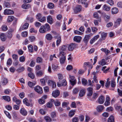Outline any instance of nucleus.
Masks as SVG:
<instances>
[{
    "label": "nucleus",
    "mask_w": 122,
    "mask_h": 122,
    "mask_svg": "<svg viewBox=\"0 0 122 122\" xmlns=\"http://www.w3.org/2000/svg\"><path fill=\"white\" fill-rule=\"evenodd\" d=\"M110 19L109 16L107 15H105L104 16V19L106 21H108Z\"/></svg>",
    "instance_id": "63"
},
{
    "label": "nucleus",
    "mask_w": 122,
    "mask_h": 122,
    "mask_svg": "<svg viewBox=\"0 0 122 122\" xmlns=\"http://www.w3.org/2000/svg\"><path fill=\"white\" fill-rule=\"evenodd\" d=\"M82 9L81 6L80 5H78L76 6L73 10L74 14H76L81 11Z\"/></svg>",
    "instance_id": "3"
},
{
    "label": "nucleus",
    "mask_w": 122,
    "mask_h": 122,
    "mask_svg": "<svg viewBox=\"0 0 122 122\" xmlns=\"http://www.w3.org/2000/svg\"><path fill=\"white\" fill-rule=\"evenodd\" d=\"M85 89H82L80 90L79 95L80 97H82L85 94Z\"/></svg>",
    "instance_id": "17"
},
{
    "label": "nucleus",
    "mask_w": 122,
    "mask_h": 122,
    "mask_svg": "<svg viewBox=\"0 0 122 122\" xmlns=\"http://www.w3.org/2000/svg\"><path fill=\"white\" fill-rule=\"evenodd\" d=\"M81 39V37L80 36H75L73 39L74 41L77 42H79Z\"/></svg>",
    "instance_id": "22"
},
{
    "label": "nucleus",
    "mask_w": 122,
    "mask_h": 122,
    "mask_svg": "<svg viewBox=\"0 0 122 122\" xmlns=\"http://www.w3.org/2000/svg\"><path fill=\"white\" fill-rule=\"evenodd\" d=\"M29 24L28 23H25L22 27L20 28V30H25L28 28Z\"/></svg>",
    "instance_id": "19"
},
{
    "label": "nucleus",
    "mask_w": 122,
    "mask_h": 122,
    "mask_svg": "<svg viewBox=\"0 0 122 122\" xmlns=\"http://www.w3.org/2000/svg\"><path fill=\"white\" fill-rule=\"evenodd\" d=\"M60 94L59 91L58 90H56L53 91L52 92V96L54 97H58Z\"/></svg>",
    "instance_id": "10"
},
{
    "label": "nucleus",
    "mask_w": 122,
    "mask_h": 122,
    "mask_svg": "<svg viewBox=\"0 0 122 122\" xmlns=\"http://www.w3.org/2000/svg\"><path fill=\"white\" fill-rule=\"evenodd\" d=\"M107 62L104 59H103L99 62V64L102 66L106 64Z\"/></svg>",
    "instance_id": "31"
},
{
    "label": "nucleus",
    "mask_w": 122,
    "mask_h": 122,
    "mask_svg": "<svg viewBox=\"0 0 122 122\" xmlns=\"http://www.w3.org/2000/svg\"><path fill=\"white\" fill-rule=\"evenodd\" d=\"M28 76L32 79H33L35 77L34 75L32 72H30L28 73Z\"/></svg>",
    "instance_id": "57"
},
{
    "label": "nucleus",
    "mask_w": 122,
    "mask_h": 122,
    "mask_svg": "<svg viewBox=\"0 0 122 122\" xmlns=\"http://www.w3.org/2000/svg\"><path fill=\"white\" fill-rule=\"evenodd\" d=\"M55 38L57 39L56 41V45L58 46L60 44L61 42V36L59 34L57 35L55 37Z\"/></svg>",
    "instance_id": "5"
},
{
    "label": "nucleus",
    "mask_w": 122,
    "mask_h": 122,
    "mask_svg": "<svg viewBox=\"0 0 122 122\" xmlns=\"http://www.w3.org/2000/svg\"><path fill=\"white\" fill-rule=\"evenodd\" d=\"M30 31L31 33H36L37 31L36 30H35V29L33 28L32 27L30 30Z\"/></svg>",
    "instance_id": "60"
},
{
    "label": "nucleus",
    "mask_w": 122,
    "mask_h": 122,
    "mask_svg": "<svg viewBox=\"0 0 122 122\" xmlns=\"http://www.w3.org/2000/svg\"><path fill=\"white\" fill-rule=\"evenodd\" d=\"M14 19V17L13 16H9L7 19V21L8 22H11L13 21Z\"/></svg>",
    "instance_id": "44"
},
{
    "label": "nucleus",
    "mask_w": 122,
    "mask_h": 122,
    "mask_svg": "<svg viewBox=\"0 0 122 122\" xmlns=\"http://www.w3.org/2000/svg\"><path fill=\"white\" fill-rule=\"evenodd\" d=\"M94 17L96 18V19H98V21L99 22H101V18H99V16L98 15V14L96 12H94L93 14Z\"/></svg>",
    "instance_id": "30"
},
{
    "label": "nucleus",
    "mask_w": 122,
    "mask_h": 122,
    "mask_svg": "<svg viewBox=\"0 0 122 122\" xmlns=\"http://www.w3.org/2000/svg\"><path fill=\"white\" fill-rule=\"evenodd\" d=\"M14 13L13 11L9 9H5L4 11V14L5 15H12Z\"/></svg>",
    "instance_id": "9"
},
{
    "label": "nucleus",
    "mask_w": 122,
    "mask_h": 122,
    "mask_svg": "<svg viewBox=\"0 0 122 122\" xmlns=\"http://www.w3.org/2000/svg\"><path fill=\"white\" fill-rule=\"evenodd\" d=\"M21 36L23 37H25L27 36L28 33L26 31H24L21 33Z\"/></svg>",
    "instance_id": "45"
},
{
    "label": "nucleus",
    "mask_w": 122,
    "mask_h": 122,
    "mask_svg": "<svg viewBox=\"0 0 122 122\" xmlns=\"http://www.w3.org/2000/svg\"><path fill=\"white\" fill-rule=\"evenodd\" d=\"M36 83H33L30 81L28 82V84L29 86L30 87H32Z\"/></svg>",
    "instance_id": "46"
},
{
    "label": "nucleus",
    "mask_w": 122,
    "mask_h": 122,
    "mask_svg": "<svg viewBox=\"0 0 122 122\" xmlns=\"http://www.w3.org/2000/svg\"><path fill=\"white\" fill-rule=\"evenodd\" d=\"M101 50L102 51L105 52L106 55H108L110 53V51L106 48H102L101 49Z\"/></svg>",
    "instance_id": "20"
},
{
    "label": "nucleus",
    "mask_w": 122,
    "mask_h": 122,
    "mask_svg": "<svg viewBox=\"0 0 122 122\" xmlns=\"http://www.w3.org/2000/svg\"><path fill=\"white\" fill-rule=\"evenodd\" d=\"M3 99L9 102L10 101V98L8 96H4L2 97Z\"/></svg>",
    "instance_id": "32"
},
{
    "label": "nucleus",
    "mask_w": 122,
    "mask_h": 122,
    "mask_svg": "<svg viewBox=\"0 0 122 122\" xmlns=\"http://www.w3.org/2000/svg\"><path fill=\"white\" fill-rule=\"evenodd\" d=\"M46 38L47 40H51L52 38V36L51 34H48L46 35Z\"/></svg>",
    "instance_id": "41"
},
{
    "label": "nucleus",
    "mask_w": 122,
    "mask_h": 122,
    "mask_svg": "<svg viewBox=\"0 0 122 122\" xmlns=\"http://www.w3.org/2000/svg\"><path fill=\"white\" fill-rule=\"evenodd\" d=\"M110 8V6L107 5L106 4L104 5L102 7V9L103 10L107 11H109Z\"/></svg>",
    "instance_id": "23"
},
{
    "label": "nucleus",
    "mask_w": 122,
    "mask_h": 122,
    "mask_svg": "<svg viewBox=\"0 0 122 122\" xmlns=\"http://www.w3.org/2000/svg\"><path fill=\"white\" fill-rule=\"evenodd\" d=\"M42 17L41 14L40 13L38 14L36 16V19L38 20H39L40 18Z\"/></svg>",
    "instance_id": "62"
},
{
    "label": "nucleus",
    "mask_w": 122,
    "mask_h": 122,
    "mask_svg": "<svg viewBox=\"0 0 122 122\" xmlns=\"http://www.w3.org/2000/svg\"><path fill=\"white\" fill-rule=\"evenodd\" d=\"M58 80L60 82L63 79V76L62 74L60 73L58 74Z\"/></svg>",
    "instance_id": "55"
},
{
    "label": "nucleus",
    "mask_w": 122,
    "mask_h": 122,
    "mask_svg": "<svg viewBox=\"0 0 122 122\" xmlns=\"http://www.w3.org/2000/svg\"><path fill=\"white\" fill-rule=\"evenodd\" d=\"M29 40L31 42L34 41L35 40L36 38L35 37L33 36H29L28 37Z\"/></svg>",
    "instance_id": "37"
},
{
    "label": "nucleus",
    "mask_w": 122,
    "mask_h": 122,
    "mask_svg": "<svg viewBox=\"0 0 122 122\" xmlns=\"http://www.w3.org/2000/svg\"><path fill=\"white\" fill-rule=\"evenodd\" d=\"M116 86L115 81L114 79H112L111 80V86L112 87H114Z\"/></svg>",
    "instance_id": "51"
},
{
    "label": "nucleus",
    "mask_w": 122,
    "mask_h": 122,
    "mask_svg": "<svg viewBox=\"0 0 122 122\" xmlns=\"http://www.w3.org/2000/svg\"><path fill=\"white\" fill-rule=\"evenodd\" d=\"M57 84L58 87H60L62 86H65L67 85V82L65 80H63L62 81L61 83H60L59 82H58L57 83Z\"/></svg>",
    "instance_id": "11"
},
{
    "label": "nucleus",
    "mask_w": 122,
    "mask_h": 122,
    "mask_svg": "<svg viewBox=\"0 0 122 122\" xmlns=\"http://www.w3.org/2000/svg\"><path fill=\"white\" fill-rule=\"evenodd\" d=\"M81 81L82 84L84 86H86L87 83V80L84 78L82 79Z\"/></svg>",
    "instance_id": "43"
},
{
    "label": "nucleus",
    "mask_w": 122,
    "mask_h": 122,
    "mask_svg": "<svg viewBox=\"0 0 122 122\" xmlns=\"http://www.w3.org/2000/svg\"><path fill=\"white\" fill-rule=\"evenodd\" d=\"M22 8L24 9H28L31 7V6L30 4H24L22 5Z\"/></svg>",
    "instance_id": "28"
},
{
    "label": "nucleus",
    "mask_w": 122,
    "mask_h": 122,
    "mask_svg": "<svg viewBox=\"0 0 122 122\" xmlns=\"http://www.w3.org/2000/svg\"><path fill=\"white\" fill-rule=\"evenodd\" d=\"M101 33V38L102 39L104 40L107 36V33L104 32H100L99 33V34H100Z\"/></svg>",
    "instance_id": "25"
},
{
    "label": "nucleus",
    "mask_w": 122,
    "mask_h": 122,
    "mask_svg": "<svg viewBox=\"0 0 122 122\" xmlns=\"http://www.w3.org/2000/svg\"><path fill=\"white\" fill-rule=\"evenodd\" d=\"M12 61L11 58H9L7 60V64L8 65L10 66L12 64Z\"/></svg>",
    "instance_id": "54"
},
{
    "label": "nucleus",
    "mask_w": 122,
    "mask_h": 122,
    "mask_svg": "<svg viewBox=\"0 0 122 122\" xmlns=\"http://www.w3.org/2000/svg\"><path fill=\"white\" fill-rule=\"evenodd\" d=\"M99 36L98 35H97L94 36L91 40L90 41V44H93L99 38Z\"/></svg>",
    "instance_id": "13"
},
{
    "label": "nucleus",
    "mask_w": 122,
    "mask_h": 122,
    "mask_svg": "<svg viewBox=\"0 0 122 122\" xmlns=\"http://www.w3.org/2000/svg\"><path fill=\"white\" fill-rule=\"evenodd\" d=\"M48 84L49 85L52 86L53 88H54L56 86L55 82L53 81L48 80Z\"/></svg>",
    "instance_id": "8"
},
{
    "label": "nucleus",
    "mask_w": 122,
    "mask_h": 122,
    "mask_svg": "<svg viewBox=\"0 0 122 122\" xmlns=\"http://www.w3.org/2000/svg\"><path fill=\"white\" fill-rule=\"evenodd\" d=\"M46 17L45 16H43L41 17V18L39 19L38 20L39 21L41 22H44L46 21Z\"/></svg>",
    "instance_id": "59"
},
{
    "label": "nucleus",
    "mask_w": 122,
    "mask_h": 122,
    "mask_svg": "<svg viewBox=\"0 0 122 122\" xmlns=\"http://www.w3.org/2000/svg\"><path fill=\"white\" fill-rule=\"evenodd\" d=\"M47 21L50 24H52L53 22V20L51 16H48L47 17Z\"/></svg>",
    "instance_id": "16"
},
{
    "label": "nucleus",
    "mask_w": 122,
    "mask_h": 122,
    "mask_svg": "<svg viewBox=\"0 0 122 122\" xmlns=\"http://www.w3.org/2000/svg\"><path fill=\"white\" fill-rule=\"evenodd\" d=\"M79 92V89L78 88H75L73 90V93L74 94H77Z\"/></svg>",
    "instance_id": "56"
},
{
    "label": "nucleus",
    "mask_w": 122,
    "mask_h": 122,
    "mask_svg": "<svg viewBox=\"0 0 122 122\" xmlns=\"http://www.w3.org/2000/svg\"><path fill=\"white\" fill-rule=\"evenodd\" d=\"M20 113L23 116H26L27 114V112L24 108H22L20 110Z\"/></svg>",
    "instance_id": "15"
},
{
    "label": "nucleus",
    "mask_w": 122,
    "mask_h": 122,
    "mask_svg": "<svg viewBox=\"0 0 122 122\" xmlns=\"http://www.w3.org/2000/svg\"><path fill=\"white\" fill-rule=\"evenodd\" d=\"M48 7L50 9H52L54 6V4L52 3H49L48 5Z\"/></svg>",
    "instance_id": "47"
},
{
    "label": "nucleus",
    "mask_w": 122,
    "mask_h": 122,
    "mask_svg": "<svg viewBox=\"0 0 122 122\" xmlns=\"http://www.w3.org/2000/svg\"><path fill=\"white\" fill-rule=\"evenodd\" d=\"M23 102L27 106H29L30 105V104L28 102V100L27 98H25L23 100Z\"/></svg>",
    "instance_id": "36"
},
{
    "label": "nucleus",
    "mask_w": 122,
    "mask_h": 122,
    "mask_svg": "<svg viewBox=\"0 0 122 122\" xmlns=\"http://www.w3.org/2000/svg\"><path fill=\"white\" fill-rule=\"evenodd\" d=\"M36 72V75L37 76H41L44 73V71H43L40 70L39 69H37Z\"/></svg>",
    "instance_id": "6"
},
{
    "label": "nucleus",
    "mask_w": 122,
    "mask_h": 122,
    "mask_svg": "<svg viewBox=\"0 0 122 122\" xmlns=\"http://www.w3.org/2000/svg\"><path fill=\"white\" fill-rule=\"evenodd\" d=\"M110 98L108 96L106 98V101L104 103V105L106 106L109 105L110 104Z\"/></svg>",
    "instance_id": "14"
},
{
    "label": "nucleus",
    "mask_w": 122,
    "mask_h": 122,
    "mask_svg": "<svg viewBox=\"0 0 122 122\" xmlns=\"http://www.w3.org/2000/svg\"><path fill=\"white\" fill-rule=\"evenodd\" d=\"M76 44L75 43H72L70 44L68 46V50L69 51H72L76 47Z\"/></svg>",
    "instance_id": "7"
},
{
    "label": "nucleus",
    "mask_w": 122,
    "mask_h": 122,
    "mask_svg": "<svg viewBox=\"0 0 122 122\" xmlns=\"http://www.w3.org/2000/svg\"><path fill=\"white\" fill-rule=\"evenodd\" d=\"M44 119L46 122H51L52 121L51 118L48 116H46L44 117Z\"/></svg>",
    "instance_id": "29"
},
{
    "label": "nucleus",
    "mask_w": 122,
    "mask_h": 122,
    "mask_svg": "<svg viewBox=\"0 0 122 122\" xmlns=\"http://www.w3.org/2000/svg\"><path fill=\"white\" fill-rule=\"evenodd\" d=\"M66 47L65 45H63L61 47L60 49V51H64L66 50Z\"/></svg>",
    "instance_id": "42"
},
{
    "label": "nucleus",
    "mask_w": 122,
    "mask_h": 122,
    "mask_svg": "<svg viewBox=\"0 0 122 122\" xmlns=\"http://www.w3.org/2000/svg\"><path fill=\"white\" fill-rule=\"evenodd\" d=\"M36 62L38 63H41L42 62V59L40 57H38L36 59Z\"/></svg>",
    "instance_id": "61"
},
{
    "label": "nucleus",
    "mask_w": 122,
    "mask_h": 122,
    "mask_svg": "<svg viewBox=\"0 0 122 122\" xmlns=\"http://www.w3.org/2000/svg\"><path fill=\"white\" fill-rule=\"evenodd\" d=\"M107 122H114V117L113 116H111L108 118Z\"/></svg>",
    "instance_id": "40"
},
{
    "label": "nucleus",
    "mask_w": 122,
    "mask_h": 122,
    "mask_svg": "<svg viewBox=\"0 0 122 122\" xmlns=\"http://www.w3.org/2000/svg\"><path fill=\"white\" fill-rule=\"evenodd\" d=\"M0 37L1 40L3 41H5L6 40V38L4 34H1L0 35Z\"/></svg>",
    "instance_id": "38"
},
{
    "label": "nucleus",
    "mask_w": 122,
    "mask_h": 122,
    "mask_svg": "<svg viewBox=\"0 0 122 122\" xmlns=\"http://www.w3.org/2000/svg\"><path fill=\"white\" fill-rule=\"evenodd\" d=\"M105 100L104 97L103 96H101L99 97L98 102L100 104H102L104 102Z\"/></svg>",
    "instance_id": "12"
},
{
    "label": "nucleus",
    "mask_w": 122,
    "mask_h": 122,
    "mask_svg": "<svg viewBox=\"0 0 122 122\" xmlns=\"http://www.w3.org/2000/svg\"><path fill=\"white\" fill-rule=\"evenodd\" d=\"M111 12L112 14H116L118 12V10L117 8L114 7L111 9Z\"/></svg>",
    "instance_id": "27"
},
{
    "label": "nucleus",
    "mask_w": 122,
    "mask_h": 122,
    "mask_svg": "<svg viewBox=\"0 0 122 122\" xmlns=\"http://www.w3.org/2000/svg\"><path fill=\"white\" fill-rule=\"evenodd\" d=\"M86 0H81V2L82 4H84L85 7H87V6L88 4L87 3H86Z\"/></svg>",
    "instance_id": "53"
},
{
    "label": "nucleus",
    "mask_w": 122,
    "mask_h": 122,
    "mask_svg": "<svg viewBox=\"0 0 122 122\" xmlns=\"http://www.w3.org/2000/svg\"><path fill=\"white\" fill-rule=\"evenodd\" d=\"M75 111L74 110H71L70 111L69 113V116L71 117H72L75 114Z\"/></svg>",
    "instance_id": "35"
},
{
    "label": "nucleus",
    "mask_w": 122,
    "mask_h": 122,
    "mask_svg": "<svg viewBox=\"0 0 122 122\" xmlns=\"http://www.w3.org/2000/svg\"><path fill=\"white\" fill-rule=\"evenodd\" d=\"M104 107L102 105H98L97 107V110L98 112H101L102 110L104 109Z\"/></svg>",
    "instance_id": "18"
},
{
    "label": "nucleus",
    "mask_w": 122,
    "mask_h": 122,
    "mask_svg": "<svg viewBox=\"0 0 122 122\" xmlns=\"http://www.w3.org/2000/svg\"><path fill=\"white\" fill-rule=\"evenodd\" d=\"M28 48L29 52H32L33 51V47L31 45H29L28 46Z\"/></svg>",
    "instance_id": "33"
},
{
    "label": "nucleus",
    "mask_w": 122,
    "mask_h": 122,
    "mask_svg": "<svg viewBox=\"0 0 122 122\" xmlns=\"http://www.w3.org/2000/svg\"><path fill=\"white\" fill-rule=\"evenodd\" d=\"M34 90L35 91L40 94H41L43 91L42 88L39 86H36L34 88Z\"/></svg>",
    "instance_id": "4"
},
{
    "label": "nucleus",
    "mask_w": 122,
    "mask_h": 122,
    "mask_svg": "<svg viewBox=\"0 0 122 122\" xmlns=\"http://www.w3.org/2000/svg\"><path fill=\"white\" fill-rule=\"evenodd\" d=\"M107 2L111 5H112L114 4V2L112 0H108Z\"/></svg>",
    "instance_id": "58"
},
{
    "label": "nucleus",
    "mask_w": 122,
    "mask_h": 122,
    "mask_svg": "<svg viewBox=\"0 0 122 122\" xmlns=\"http://www.w3.org/2000/svg\"><path fill=\"white\" fill-rule=\"evenodd\" d=\"M69 104V102H64L62 104V106L63 107H65L67 106Z\"/></svg>",
    "instance_id": "52"
},
{
    "label": "nucleus",
    "mask_w": 122,
    "mask_h": 122,
    "mask_svg": "<svg viewBox=\"0 0 122 122\" xmlns=\"http://www.w3.org/2000/svg\"><path fill=\"white\" fill-rule=\"evenodd\" d=\"M83 67L86 69H92L93 67V65L90 62H85L84 63Z\"/></svg>",
    "instance_id": "1"
},
{
    "label": "nucleus",
    "mask_w": 122,
    "mask_h": 122,
    "mask_svg": "<svg viewBox=\"0 0 122 122\" xmlns=\"http://www.w3.org/2000/svg\"><path fill=\"white\" fill-rule=\"evenodd\" d=\"M93 34L92 33H90L89 34L86 35L83 39V41L84 42L87 44L90 37Z\"/></svg>",
    "instance_id": "2"
},
{
    "label": "nucleus",
    "mask_w": 122,
    "mask_h": 122,
    "mask_svg": "<svg viewBox=\"0 0 122 122\" xmlns=\"http://www.w3.org/2000/svg\"><path fill=\"white\" fill-rule=\"evenodd\" d=\"M8 82V80L5 78H3L2 79L1 81L2 84L3 85H5Z\"/></svg>",
    "instance_id": "24"
},
{
    "label": "nucleus",
    "mask_w": 122,
    "mask_h": 122,
    "mask_svg": "<svg viewBox=\"0 0 122 122\" xmlns=\"http://www.w3.org/2000/svg\"><path fill=\"white\" fill-rule=\"evenodd\" d=\"M51 117L52 118L56 117L57 116V113L55 111L51 112L50 113Z\"/></svg>",
    "instance_id": "26"
},
{
    "label": "nucleus",
    "mask_w": 122,
    "mask_h": 122,
    "mask_svg": "<svg viewBox=\"0 0 122 122\" xmlns=\"http://www.w3.org/2000/svg\"><path fill=\"white\" fill-rule=\"evenodd\" d=\"M121 20V19L119 18L115 22V25H114V26L115 25L116 26L119 25L120 24V23Z\"/></svg>",
    "instance_id": "48"
},
{
    "label": "nucleus",
    "mask_w": 122,
    "mask_h": 122,
    "mask_svg": "<svg viewBox=\"0 0 122 122\" xmlns=\"http://www.w3.org/2000/svg\"><path fill=\"white\" fill-rule=\"evenodd\" d=\"M45 100H43L41 98L39 99L38 100V102L39 104H44L45 103Z\"/></svg>",
    "instance_id": "49"
},
{
    "label": "nucleus",
    "mask_w": 122,
    "mask_h": 122,
    "mask_svg": "<svg viewBox=\"0 0 122 122\" xmlns=\"http://www.w3.org/2000/svg\"><path fill=\"white\" fill-rule=\"evenodd\" d=\"M66 57L65 56L61 57L60 59V63L61 64H63L66 60Z\"/></svg>",
    "instance_id": "39"
},
{
    "label": "nucleus",
    "mask_w": 122,
    "mask_h": 122,
    "mask_svg": "<svg viewBox=\"0 0 122 122\" xmlns=\"http://www.w3.org/2000/svg\"><path fill=\"white\" fill-rule=\"evenodd\" d=\"M66 53L64 51H60L59 55L61 57L65 56L66 57Z\"/></svg>",
    "instance_id": "50"
},
{
    "label": "nucleus",
    "mask_w": 122,
    "mask_h": 122,
    "mask_svg": "<svg viewBox=\"0 0 122 122\" xmlns=\"http://www.w3.org/2000/svg\"><path fill=\"white\" fill-rule=\"evenodd\" d=\"M39 31L41 33H45L46 32L45 30L44 29L43 26L42 25L40 27L39 29Z\"/></svg>",
    "instance_id": "34"
},
{
    "label": "nucleus",
    "mask_w": 122,
    "mask_h": 122,
    "mask_svg": "<svg viewBox=\"0 0 122 122\" xmlns=\"http://www.w3.org/2000/svg\"><path fill=\"white\" fill-rule=\"evenodd\" d=\"M92 31L94 33H96L98 29L97 28L95 27H91Z\"/></svg>",
    "instance_id": "64"
},
{
    "label": "nucleus",
    "mask_w": 122,
    "mask_h": 122,
    "mask_svg": "<svg viewBox=\"0 0 122 122\" xmlns=\"http://www.w3.org/2000/svg\"><path fill=\"white\" fill-rule=\"evenodd\" d=\"M42 26H43L44 29L45 30L46 32L50 30V25L46 23L44 25H43Z\"/></svg>",
    "instance_id": "21"
}]
</instances>
